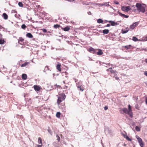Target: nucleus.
Returning <instances> with one entry per match:
<instances>
[{
    "label": "nucleus",
    "instance_id": "nucleus-1",
    "mask_svg": "<svg viewBox=\"0 0 147 147\" xmlns=\"http://www.w3.org/2000/svg\"><path fill=\"white\" fill-rule=\"evenodd\" d=\"M121 110L125 113L131 117H133V113L132 111L131 106L130 105H129L128 106V109L125 108L122 109Z\"/></svg>",
    "mask_w": 147,
    "mask_h": 147
},
{
    "label": "nucleus",
    "instance_id": "nucleus-2",
    "mask_svg": "<svg viewBox=\"0 0 147 147\" xmlns=\"http://www.w3.org/2000/svg\"><path fill=\"white\" fill-rule=\"evenodd\" d=\"M137 9L139 12L144 13L145 11V4H141L139 3H137L136 5Z\"/></svg>",
    "mask_w": 147,
    "mask_h": 147
},
{
    "label": "nucleus",
    "instance_id": "nucleus-3",
    "mask_svg": "<svg viewBox=\"0 0 147 147\" xmlns=\"http://www.w3.org/2000/svg\"><path fill=\"white\" fill-rule=\"evenodd\" d=\"M65 98V96L64 94H62L61 96H59L57 100V103L59 105L62 101L64 100Z\"/></svg>",
    "mask_w": 147,
    "mask_h": 147
},
{
    "label": "nucleus",
    "instance_id": "nucleus-4",
    "mask_svg": "<svg viewBox=\"0 0 147 147\" xmlns=\"http://www.w3.org/2000/svg\"><path fill=\"white\" fill-rule=\"evenodd\" d=\"M136 138L137 139L138 142L141 147H144V144L143 142L142 139L138 136H136Z\"/></svg>",
    "mask_w": 147,
    "mask_h": 147
},
{
    "label": "nucleus",
    "instance_id": "nucleus-5",
    "mask_svg": "<svg viewBox=\"0 0 147 147\" xmlns=\"http://www.w3.org/2000/svg\"><path fill=\"white\" fill-rule=\"evenodd\" d=\"M131 9L130 7L129 6H122L121 7V10L125 12H128Z\"/></svg>",
    "mask_w": 147,
    "mask_h": 147
},
{
    "label": "nucleus",
    "instance_id": "nucleus-6",
    "mask_svg": "<svg viewBox=\"0 0 147 147\" xmlns=\"http://www.w3.org/2000/svg\"><path fill=\"white\" fill-rule=\"evenodd\" d=\"M105 134H110L111 135V134L112 131L111 129H110L109 128L107 127H106L105 130Z\"/></svg>",
    "mask_w": 147,
    "mask_h": 147
},
{
    "label": "nucleus",
    "instance_id": "nucleus-7",
    "mask_svg": "<svg viewBox=\"0 0 147 147\" xmlns=\"http://www.w3.org/2000/svg\"><path fill=\"white\" fill-rule=\"evenodd\" d=\"M107 22H108L109 23H111V25L112 26H115L118 25L119 24L118 22H116L114 21L110 20L107 21L106 20Z\"/></svg>",
    "mask_w": 147,
    "mask_h": 147
},
{
    "label": "nucleus",
    "instance_id": "nucleus-8",
    "mask_svg": "<svg viewBox=\"0 0 147 147\" xmlns=\"http://www.w3.org/2000/svg\"><path fill=\"white\" fill-rule=\"evenodd\" d=\"M139 24V22H136L133 23L130 26V28L131 29H134L136 26Z\"/></svg>",
    "mask_w": 147,
    "mask_h": 147
},
{
    "label": "nucleus",
    "instance_id": "nucleus-9",
    "mask_svg": "<svg viewBox=\"0 0 147 147\" xmlns=\"http://www.w3.org/2000/svg\"><path fill=\"white\" fill-rule=\"evenodd\" d=\"M109 2H106L102 3H99V6H105L107 7H108L110 6V5H109Z\"/></svg>",
    "mask_w": 147,
    "mask_h": 147
},
{
    "label": "nucleus",
    "instance_id": "nucleus-10",
    "mask_svg": "<svg viewBox=\"0 0 147 147\" xmlns=\"http://www.w3.org/2000/svg\"><path fill=\"white\" fill-rule=\"evenodd\" d=\"M118 13L121 17L125 18H127L129 17V16L127 15H126L123 14H122L120 12H118Z\"/></svg>",
    "mask_w": 147,
    "mask_h": 147
},
{
    "label": "nucleus",
    "instance_id": "nucleus-11",
    "mask_svg": "<svg viewBox=\"0 0 147 147\" xmlns=\"http://www.w3.org/2000/svg\"><path fill=\"white\" fill-rule=\"evenodd\" d=\"M2 16L3 17V18L5 20H7L8 18V16L7 14L5 13H4L3 15H2Z\"/></svg>",
    "mask_w": 147,
    "mask_h": 147
},
{
    "label": "nucleus",
    "instance_id": "nucleus-12",
    "mask_svg": "<svg viewBox=\"0 0 147 147\" xmlns=\"http://www.w3.org/2000/svg\"><path fill=\"white\" fill-rule=\"evenodd\" d=\"M34 90L37 91H39L40 89V87L37 85H34Z\"/></svg>",
    "mask_w": 147,
    "mask_h": 147
},
{
    "label": "nucleus",
    "instance_id": "nucleus-13",
    "mask_svg": "<svg viewBox=\"0 0 147 147\" xmlns=\"http://www.w3.org/2000/svg\"><path fill=\"white\" fill-rule=\"evenodd\" d=\"M62 29L65 31H67L70 30V28L69 26L65 27L64 28H61Z\"/></svg>",
    "mask_w": 147,
    "mask_h": 147
},
{
    "label": "nucleus",
    "instance_id": "nucleus-14",
    "mask_svg": "<svg viewBox=\"0 0 147 147\" xmlns=\"http://www.w3.org/2000/svg\"><path fill=\"white\" fill-rule=\"evenodd\" d=\"M88 51L91 52L93 53H94L95 52V49H94V48H92V47H90V48H89Z\"/></svg>",
    "mask_w": 147,
    "mask_h": 147
},
{
    "label": "nucleus",
    "instance_id": "nucleus-15",
    "mask_svg": "<svg viewBox=\"0 0 147 147\" xmlns=\"http://www.w3.org/2000/svg\"><path fill=\"white\" fill-rule=\"evenodd\" d=\"M103 53V52L101 49H98V51L97 52V55H101Z\"/></svg>",
    "mask_w": 147,
    "mask_h": 147
},
{
    "label": "nucleus",
    "instance_id": "nucleus-16",
    "mask_svg": "<svg viewBox=\"0 0 147 147\" xmlns=\"http://www.w3.org/2000/svg\"><path fill=\"white\" fill-rule=\"evenodd\" d=\"M24 40V39L22 37H20L19 38V39L18 40V42L21 45H22L23 44L22 43H20V42H23Z\"/></svg>",
    "mask_w": 147,
    "mask_h": 147
},
{
    "label": "nucleus",
    "instance_id": "nucleus-17",
    "mask_svg": "<svg viewBox=\"0 0 147 147\" xmlns=\"http://www.w3.org/2000/svg\"><path fill=\"white\" fill-rule=\"evenodd\" d=\"M22 78L24 80H26L27 78V75L24 74H23L22 75Z\"/></svg>",
    "mask_w": 147,
    "mask_h": 147
},
{
    "label": "nucleus",
    "instance_id": "nucleus-18",
    "mask_svg": "<svg viewBox=\"0 0 147 147\" xmlns=\"http://www.w3.org/2000/svg\"><path fill=\"white\" fill-rule=\"evenodd\" d=\"M26 36L27 37L30 38H32L33 37L32 35L30 33H28L27 34Z\"/></svg>",
    "mask_w": 147,
    "mask_h": 147
},
{
    "label": "nucleus",
    "instance_id": "nucleus-19",
    "mask_svg": "<svg viewBox=\"0 0 147 147\" xmlns=\"http://www.w3.org/2000/svg\"><path fill=\"white\" fill-rule=\"evenodd\" d=\"M109 30L108 29H105L102 31L103 33L104 34H107L109 32Z\"/></svg>",
    "mask_w": 147,
    "mask_h": 147
},
{
    "label": "nucleus",
    "instance_id": "nucleus-20",
    "mask_svg": "<svg viewBox=\"0 0 147 147\" xmlns=\"http://www.w3.org/2000/svg\"><path fill=\"white\" fill-rule=\"evenodd\" d=\"M60 67L61 65L60 64H58L57 66V69L59 71H61Z\"/></svg>",
    "mask_w": 147,
    "mask_h": 147
},
{
    "label": "nucleus",
    "instance_id": "nucleus-21",
    "mask_svg": "<svg viewBox=\"0 0 147 147\" xmlns=\"http://www.w3.org/2000/svg\"><path fill=\"white\" fill-rule=\"evenodd\" d=\"M109 70L110 71L111 73H115L116 72V71H114L111 68H109L107 70Z\"/></svg>",
    "mask_w": 147,
    "mask_h": 147
},
{
    "label": "nucleus",
    "instance_id": "nucleus-22",
    "mask_svg": "<svg viewBox=\"0 0 147 147\" xmlns=\"http://www.w3.org/2000/svg\"><path fill=\"white\" fill-rule=\"evenodd\" d=\"M131 46V45L124 46L123 47L126 49H129Z\"/></svg>",
    "mask_w": 147,
    "mask_h": 147
},
{
    "label": "nucleus",
    "instance_id": "nucleus-23",
    "mask_svg": "<svg viewBox=\"0 0 147 147\" xmlns=\"http://www.w3.org/2000/svg\"><path fill=\"white\" fill-rule=\"evenodd\" d=\"M97 22L98 23H102L103 20L101 19H99L97 20Z\"/></svg>",
    "mask_w": 147,
    "mask_h": 147
},
{
    "label": "nucleus",
    "instance_id": "nucleus-24",
    "mask_svg": "<svg viewBox=\"0 0 147 147\" xmlns=\"http://www.w3.org/2000/svg\"><path fill=\"white\" fill-rule=\"evenodd\" d=\"M132 40L133 41L136 42L138 41V39L135 36H133L132 37Z\"/></svg>",
    "mask_w": 147,
    "mask_h": 147
},
{
    "label": "nucleus",
    "instance_id": "nucleus-25",
    "mask_svg": "<svg viewBox=\"0 0 147 147\" xmlns=\"http://www.w3.org/2000/svg\"><path fill=\"white\" fill-rule=\"evenodd\" d=\"M54 27L55 28H59V27H60L61 28H62V27L59 24L54 25Z\"/></svg>",
    "mask_w": 147,
    "mask_h": 147
},
{
    "label": "nucleus",
    "instance_id": "nucleus-26",
    "mask_svg": "<svg viewBox=\"0 0 147 147\" xmlns=\"http://www.w3.org/2000/svg\"><path fill=\"white\" fill-rule=\"evenodd\" d=\"M28 62H26L25 63H24L22 64L21 65V67H25L28 64Z\"/></svg>",
    "mask_w": 147,
    "mask_h": 147
},
{
    "label": "nucleus",
    "instance_id": "nucleus-27",
    "mask_svg": "<svg viewBox=\"0 0 147 147\" xmlns=\"http://www.w3.org/2000/svg\"><path fill=\"white\" fill-rule=\"evenodd\" d=\"M38 143L39 144H42V139L40 137H39L38 138Z\"/></svg>",
    "mask_w": 147,
    "mask_h": 147
},
{
    "label": "nucleus",
    "instance_id": "nucleus-28",
    "mask_svg": "<svg viewBox=\"0 0 147 147\" xmlns=\"http://www.w3.org/2000/svg\"><path fill=\"white\" fill-rule=\"evenodd\" d=\"M61 113L59 112H58L56 114V116L58 118H59L60 117Z\"/></svg>",
    "mask_w": 147,
    "mask_h": 147
},
{
    "label": "nucleus",
    "instance_id": "nucleus-29",
    "mask_svg": "<svg viewBox=\"0 0 147 147\" xmlns=\"http://www.w3.org/2000/svg\"><path fill=\"white\" fill-rule=\"evenodd\" d=\"M78 88L79 89V90L82 91H83L84 90L83 88L82 87L80 86H78Z\"/></svg>",
    "mask_w": 147,
    "mask_h": 147
},
{
    "label": "nucleus",
    "instance_id": "nucleus-30",
    "mask_svg": "<svg viewBox=\"0 0 147 147\" xmlns=\"http://www.w3.org/2000/svg\"><path fill=\"white\" fill-rule=\"evenodd\" d=\"M4 39H0V44H3L4 43Z\"/></svg>",
    "mask_w": 147,
    "mask_h": 147
},
{
    "label": "nucleus",
    "instance_id": "nucleus-31",
    "mask_svg": "<svg viewBox=\"0 0 147 147\" xmlns=\"http://www.w3.org/2000/svg\"><path fill=\"white\" fill-rule=\"evenodd\" d=\"M18 4L19 6L20 7H23V4L22 2H19Z\"/></svg>",
    "mask_w": 147,
    "mask_h": 147
},
{
    "label": "nucleus",
    "instance_id": "nucleus-32",
    "mask_svg": "<svg viewBox=\"0 0 147 147\" xmlns=\"http://www.w3.org/2000/svg\"><path fill=\"white\" fill-rule=\"evenodd\" d=\"M135 129L137 131H140V128L138 126H136L135 127Z\"/></svg>",
    "mask_w": 147,
    "mask_h": 147
},
{
    "label": "nucleus",
    "instance_id": "nucleus-33",
    "mask_svg": "<svg viewBox=\"0 0 147 147\" xmlns=\"http://www.w3.org/2000/svg\"><path fill=\"white\" fill-rule=\"evenodd\" d=\"M125 138L128 141H131V139L129 138L127 136H126Z\"/></svg>",
    "mask_w": 147,
    "mask_h": 147
},
{
    "label": "nucleus",
    "instance_id": "nucleus-34",
    "mask_svg": "<svg viewBox=\"0 0 147 147\" xmlns=\"http://www.w3.org/2000/svg\"><path fill=\"white\" fill-rule=\"evenodd\" d=\"M26 26L24 24H22L21 26V28L24 29L26 28Z\"/></svg>",
    "mask_w": 147,
    "mask_h": 147
},
{
    "label": "nucleus",
    "instance_id": "nucleus-35",
    "mask_svg": "<svg viewBox=\"0 0 147 147\" xmlns=\"http://www.w3.org/2000/svg\"><path fill=\"white\" fill-rule=\"evenodd\" d=\"M64 88L65 89H67L68 90L70 89V88L68 87V86L66 85H65L64 86Z\"/></svg>",
    "mask_w": 147,
    "mask_h": 147
},
{
    "label": "nucleus",
    "instance_id": "nucleus-36",
    "mask_svg": "<svg viewBox=\"0 0 147 147\" xmlns=\"http://www.w3.org/2000/svg\"><path fill=\"white\" fill-rule=\"evenodd\" d=\"M56 137L57 138V140H58V141L59 142L60 140V137L58 135H57Z\"/></svg>",
    "mask_w": 147,
    "mask_h": 147
},
{
    "label": "nucleus",
    "instance_id": "nucleus-37",
    "mask_svg": "<svg viewBox=\"0 0 147 147\" xmlns=\"http://www.w3.org/2000/svg\"><path fill=\"white\" fill-rule=\"evenodd\" d=\"M135 107L136 109H139V107L138 105V104L136 105H135Z\"/></svg>",
    "mask_w": 147,
    "mask_h": 147
},
{
    "label": "nucleus",
    "instance_id": "nucleus-38",
    "mask_svg": "<svg viewBox=\"0 0 147 147\" xmlns=\"http://www.w3.org/2000/svg\"><path fill=\"white\" fill-rule=\"evenodd\" d=\"M122 33L123 34H125V33H127L128 32V30H122Z\"/></svg>",
    "mask_w": 147,
    "mask_h": 147
},
{
    "label": "nucleus",
    "instance_id": "nucleus-39",
    "mask_svg": "<svg viewBox=\"0 0 147 147\" xmlns=\"http://www.w3.org/2000/svg\"><path fill=\"white\" fill-rule=\"evenodd\" d=\"M49 69L48 67V66H46L45 67L44 71H46L47 70Z\"/></svg>",
    "mask_w": 147,
    "mask_h": 147
},
{
    "label": "nucleus",
    "instance_id": "nucleus-40",
    "mask_svg": "<svg viewBox=\"0 0 147 147\" xmlns=\"http://www.w3.org/2000/svg\"><path fill=\"white\" fill-rule=\"evenodd\" d=\"M143 50H144L145 51H147V49H144V48H142L141 49H140V51H142Z\"/></svg>",
    "mask_w": 147,
    "mask_h": 147
},
{
    "label": "nucleus",
    "instance_id": "nucleus-41",
    "mask_svg": "<svg viewBox=\"0 0 147 147\" xmlns=\"http://www.w3.org/2000/svg\"><path fill=\"white\" fill-rule=\"evenodd\" d=\"M43 32L44 33H46L47 32V30L46 29H44L42 30Z\"/></svg>",
    "mask_w": 147,
    "mask_h": 147
},
{
    "label": "nucleus",
    "instance_id": "nucleus-42",
    "mask_svg": "<svg viewBox=\"0 0 147 147\" xmlns=\"http://www.w3.org/2000/svg\"><path fill=\"white\" fill-rule=\"evenodd\" d=\"M114 3L116 4H119V3L116 1H115Z\"/></svg>",
    "mask_w": 147,
    "mask_h": 147
},
{
    "label": "nucleus",
    "instance_id": "nucleus-43",
    "mask_svg": "<svg viewBox=\"0 0 147 147\" xmlns=\"http://www.w3.org/2000/svg\"><path fill=\"white\" fill-rule=\"evenodd\" d=\"M108 109V107L107 106H106L104 107V109L105 110H107Z\"/></svg>",
    "mask_w": 147,
    "mask_h": 147
},
{
    "label": "nucleus",
    "instance_id": "nucleus-44",
    "mask_svg": "<svg viewBox=\"0 0 147 147\" xmlns=\"http://www.w3.org/2000/svg\"><path fill=\"white\" fill-rule=\"evenodd\" d=\"M87 13L89 15H90L91 14V13L90 11L88 12Z\"/></svg>",
    "mask_w": 147,
    "mask_h": 147
},
{
    "label": "nucleus",
    "instance_id": "nucleus-45",
    "mask_svg": "<svg viewBox=\"0 0 147 147\" xmlns=\"http://www.w3.org/2000/svg\"><path fill=\"white\" fill-rule=\"evenodd\" d=\"M49 132V133H50V134H51L52 133L51 131L49 129H48V130Z\"/></svg>",
    "mask_w": 147,
    "mask_h": 147
},
{
    "label": "nucleus",
    "instance_id": "nucleus-46",
    "mask_svg": "<svg viewBox=\"0 0 147 147\" xmlns=\"http://www.w3.org/2000/svg\"><path fill=\"white\" fill-rule=\"evenodd\" d=\"M110 26V24H108L106 26L107 27H109Z\"/></svg>",
    "mask_w": 147,
    "mask_h": 147
},
{
    "label": "nucleus",
    "instance_id": "nucleus-47",
    "mask_svg": "<svg viewBox=\"0 0 147 147\" xmlns=\"http://www.w3.org/2000/svg\"><path fill=\"white\" fill-rule=\"evenodd\" d=\"M42 144H41V145H37V147H41L42 146Z\"/></svg>",
    "mask_w": 147,
    "mask_h": 147
},
{
    "label": "nucleus",
    "instance_id": "nucleus-48",
    "mask_svg": "<svg viewBox=\"0 0 147 147\" xmlns=\"http://www.w3.org/2000/svg\"><path fill=\"white\" fill-rule=\"evenodd\" d=\"M145 102H146V105H147V97L146 98Z\"/></svg>",
    "mask_w": 147,
    "mask_h": 147
},
{
    "label": "nucleus",
    "instance_id": "nucleus-49",
    "mask_svg": "<svg viewBox=\"0 0 147 147\" xmlns=\"http://www.w3.org/2000/svg\"><path fill=\"white\" fill-rule=\"evenodd\" d=\"M144 74L146 76H147V71H145L144 72Z\"/></svg>",
    "mask_w": 147,
    "mask_h": 147
},
{
    "label": "nucleus",
    "instance_id": "nucleus-50",
    "mask_svg": "<svg viewBox=\"0 0 147 147\" xmlns=\"http://www.w3.org/2000/svg\"><path fill=\"white\" fill-rule=\"evenodd\" d=\"M115 79L116 80H118L119 79V77H117V76L115 77Z\"/></svg>",
    "mask_w": 147,
    "mask_h": 147
},
{
    "label": "nucleus",
    "instance_id": "nucleus-51",
    "mask_svg": "<svg viewBox=\"0 0 147 147\" xmlns=\"http://www.w3.org/2000/svg\"><path fill=\"white\" fill-rule=\"evenodd\" d=\"M68 1L70 2H73L74 1V0H68Z\"/></svg>",
    "mask_w": 147,
    "mask_h": 147
},
{
    "label": "nucleus",
    "instance_id": "nucleus-52",
    "mask_svg": "<svg viewBox=\"0 0 147 147\" xmlns=\"http://www.w3.org/2000/svg\"><path fill=\"white\" fill-rule=\"evenodd\" d=\"M2 37V35L0 34V39H1Z\"/></svg>",
    "mask_w": 147,
    "mask_h": 147
},
{
    "label": "nucleus",
    "instance_id": "nucleus-53",
    "mask_svg": "<svg viewBox=\"0 0 147 147\" xmlns=\"http://www.w3.org/2000/svg\"><path fill=\"white\" fill-rule=\"evenodd\" d=\"M60 136L61 137V138H62V134H60Z\"/></svg>",
    "mask_w": 147,
    "mask_h": 147
},
{
    "label": "nucleus",
    "instance_id": "nucleus-54",
    "mask_svg": "<svg viewBox=\"0 0 147 147\" xmlns=\"http://www.w3.org/2000/svg\"><path fill=\"white\" fill-rule=\"evenodd\" d=\"M123 136L124 137V138H125V137H126V135H125V134H123Z\"/></svg>",
    "mask_w": 147,
    "mask_h": 147
},
{
    "label": "nucleus",
    "instance_id": "nucleus-55",
    "mask_svg": "<svg viewBox=\"0 0 147 147\" xmlns=\"http://www.w3.org/2000/svg\"><path fill=\"white\" fill-rule=\"evenodd\" d=\"M145 62L146 63H147V59H146L145 60Z\"/></svg>",
    "mask_w": 147,
    "mask_h": 147
},
{
    "label": "nucleus",
    "instance_id": "nucleus-56",
    "mask_svg": "<svg viewBox=\"0 0 147 147\" xmlns=\"http://www.w3.org/2000/svg\"><path fill=\"white\" fill-rule=\"evenodd\" d=\"M63 83H64V84H66V83H65V82L64 81H63Z\"/></svg>",
    "mask_w": 147,
    "mask_h": 147
},
{
    "label": "nucleus",
    "instance_id": "nucleus-57",
    "mask_svg": "<svg viewBox=\"0 0 147 147\" xmlns=\"http://www.w3.org/2000/svg\"><path fill=\"white\" fill-rule=\"evenodd\" d=\"M25 46H23L22 47V48H24V47Z\"/></svg>",
    "mask_w": 147,
    "mask_h": 147
},
{
    "label": "nucleus",
    "instance_id": "nucleus-58",
    "mask_svg": "<svg viewBox=\"0 0 147 147\" xmlns=\"http://www.w3.org/2000/svg\"><path fill=\"white\" fill-rule=\"evenodd\" d=\"M1 25H0V29H1Z\"/></svg>",
    "mask_w": 147,
    "mask_h": 147
},
{
    "label": "nucleus",
    "instance_id": "nucleus-59",
    "mask_svg": "<svg viewBox=\"0 0 147 147\" xmlns=\"http://www.w3.org/2000/svg\"><path fill=\"white\" fill-rule=\"evenodd\" d=\"M146 86H147V83H146Z\"/></svg>",
    "mask_w": 147,
    "mask_h": 147
},
{
    "label": "nucleus",
    "instance_id": "nucleus-60",
    "mask_svg": "<svg viewBox=\"0 0 147 147\" xmlns=\"http://www.w3.org/2000/svg\"><path fill=\"white\" fill-rule=\"evenodd\" d=\"M58 86V87H60V86Z\"/></svg>",
    "mask_w": 147,
    "mask_h": 147
},
{
    "label": "nucleus",
    "instance_id": "nucleus-61",
    "mask_svg": "<svg viewBox=\"0 0 147 147\" xmlns=\"http://www.w3.org/2000/svg\"><path fill=\"white\" fill-rule=\"evenodd\" d=\"M124 59H126V57H125V58H124Z\"/></svg>",
    "mask_w": 147,
    "mask_h": 147
},
{
    "label": "nucleus",
    "instance_id": "nucleus-62",
    "mask_svg": "<svg viewBox=\"0 0 147 147\" xmlns=\"http://www.w3.org/2000/svg\"><path fill=\"white\" fill-rule=\"evenodd\" d=\"M146 38H147V36Z\"/></svg>",
    "mask_w": 147,
    "mask_h": 147
}]
</instances>
